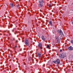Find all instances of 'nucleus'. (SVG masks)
Listing matches in <instances>:
<instances>
[{
	"label": "nucleus",
	"mask_w": 73,
	"mask_h": 73,
	"mask_svg": "<svg viewBox=\"0 0 73 73\" xmlns=\"http://www.w3.org/2000/svg\"><path fill=\"white\" fill-rule=\"evenodd\" d=\"M41 38L42 40H43V41H45L46 40V38L43 35H42V36Z\"/></svg>",
	"instance_id": "423d86ee"
},
{
	"label": "nucleus",
	"mask_w": 73,
	"mask_h": 73,
	"mask_svg": "<svg viewBox=\"0 0 73 73\" xmlns=\"http://www.w3.org/2000/svg\"><path fill=\"white\" fill-rule=\"evenodd\" d=\"M71 44H73V40H72V41L71 42Z\"/></svg>",
	"instance_id": "f3484780"
},
{
	"label": "nucleus",
	"mask_w": 73,
	"mask_h": 73,
	"mask_svg": "<svg viewBox=\"0 0 73 73\" xmlns=\"http://www.w3.org/2000/svg\"><path fill=\"white\" fill-rule=\"evenodd\" d=\"M25 44L27 46H29V42H28V41L27 39L25 40Z\"/></svg>",
	"instance_id": "39448f33"
},
{
	"label": "nucleus",
	"mask_w": 73,
	"mask_h": 73,
	"mask_svg": "<svg viewBox=\"0 0 73 73\" xmlns=\"http://www.w3.org/2000/svg\"><path fill=\"white\" fill-rule=\"evenodd\" d=\"M15 48H17V46H15Z\"/></svg>",
	"instance_id": "aec40b11"
},
{
	"label": "nucleus",
	"mask_w": 73,
	"mask_h": 73,
	"mask_svg": "<svg viewBox=\"0 0 73 73\" xmlns=\"http://www.w3.org/2000/svg\"><path fill=\"white\" fill-rule=\"evenodd\" d=\"M49 24L51 25V26H52V22L51 21H50L49 22Z\"/></svg>",
	"instance_id": "9d476101"
},
{
	"label": "nucleus",
	"mask_w": 73,
	"mask_h": 73,
	"mask_svg": "<svg viewBox=\"0 0 73 73\" xmlns=\"http://www.w3.org/2000/svg\"><path fill=\"white\" fill-rule=\"evenodd\" d=\"M0 35H1V34H0Z\"/></svg>",
	"instance_id": "4be33fe9"
},
{
	"label": "nucleus",
	"mask_w": 73,
	"mask_h": 73,
	"mask_svg": "<svg viewBox=\"0 0 73 73\" xmlns=\"http://www.w3.org/2000/svg\"><path fill=\"white\" fill-rule=\"evenodd\" d=\"M12 40V41H13L12 40Z\"/></svg>",
	"instance_id": "5701e85b"
},
{
	"label": "nucleus",
	"mask_w": 73,
	"mask_h": 73,
	"mask_svg": "<svg viewBox=\"0 0 73 73\" xmlns=\"http://www.w3.org/2000/svg\"><path fill=\"white\" fill-rule=\"evenodd\" d=\"M48 6H49V7H52V6H51V5H50V4H49L48 5Z\"/></svg>",
	"instance_id": "2eb2a0df"
},
{
	"label": "nucleus",
	"mask_w": 73,
	"mask_h": 73,
	"mask_svg": "<svg viewBox=\"0 0 73 73\" xmlns=\"http://www.w3.org/2000/svg\"><path fill=\"white\" fill-rule=\"evenodd\" d=\"M59 38L58 36H56V39L57 40V43H59L60 42V41L58 39Z\"/></svg>",
	"instance_id": "6e6552de"
},
{
	"label": "nucleus",
	"mask_w": 73,
	"mask_h": 73,
	"mask_svg": "<svg viewBox=\"0 0 73 73\" xmlns=\"http://www.w3.org/2000/svg\"><path fill=\"white\" fill-rule=\"evenodd\" d=\"M41 54L38 53V57H40V56H41Z\"/></svg>",
	"instance_id": "f8f14e48"
},
{
	"label": "nucleus",
	"mask_w": 73,
	"mask_h": 73,
	"mask_svg": "<svg viewBox=\"0 0 73 73\" xmlns=\"http://www.w3.org/2000/svg\"><path fill=\"white\" fill-rule=\"evenodd\" d=\"M53 63L54 64H60V60L59 59H58L56 60L52 61Z\"/></svg>",
	"instance_id": "7ed1b4c3"
},
{
	"label": "nucleus",
	"mask_w": 73,
	"mask_h": 73,
	"mask_svg": "<svg viewBox=\"0 0 73 73\" xmlns=\"http://www.w3.org/2000/svg\"><path fill=\"white\" fill-rule=\"evenodd\" d=\"M38 5L39 7L41 8L43 6L44 4V0H39L38 2Z\"/></svg>",
	"instance_id": "f257e3e1"
},
{
	"label": "nucleus",
	"mask_w": 73,
	"mask_h": 73,
	"mask_svg": "<svg viewBox=\"0 0 73 73\" xmlns=\"http://www.w3.org/2000/svg\"><path fill=\"white\" fill-rule=\"evenodd\" d=\"M13 40H15V38H13Z\"/></svg>",
	"instance_id": "6ab92c4d"
},
{
	"label": "nucleus",
	"mask_w": 73,
	"mask_h": 73,
	"mask_svg": "<svg viewBox=\"0 0 73 73\" xmlns=\"http://www.w3.org/2000/svg\"><path fill=\"white\" fill-rule=\"evenodd\" d=\"M68 49L69 50H73V47L70 46L68 48Z\"/></svg>",
	"instance_id": "0eeeda50"
},
{
	"label": "nucleus",
	"mask_w": 73,
	"mask_h": 73,
	"mask_svg": "<svg viewBox=\"0 0 73 73\" xmlns=\"http://www.w3.org/2000/svg\"><path fill=\"white\" fill-rule=\"evenodd\" d=\"M19 41H18V40H15V42H18Z\"/></svg>",
	"instance_id": "dca6fc26"
},
{
	"label": "nucleus",
	"mask_w": 73,
	"mask_h": 73,
	"mask_svg": "<svg viewBox=\"0 0 73 73\" xmlns=\"http://www.w3.org/2000/svg\"><path fill=\"white\" fill-rule=\"evenodd\" d=\"M66 56V55L64 53H63L61 54H60L59 55L60 57H61L63 59Z\"/></svg>",
	"instance_id": "f03ea898"
},
{
	"label": "nucleus",
	"mask_w": 73,
	"mask_h": 73,
	"mask_svg": "<svg viewBox=\"0 0 73 73\" xmlns=\"http://www.w3.org/2000/svg\"><path fill=\"white\" fill-rule=\"evenodd\" d=\"M49 48V45H47V47H46V48Z\"/></svg>",
	"instance_id": "ddd939ff"
},
{
	"label": "nucleus",
	"mask_w": 73,
	"mask_h": 73,
	"mask_svg": "<svg viewBox=\"0 0 73 73\" xmlns=\"http://www.w3.org/2000/svg\"><path fill=\"white\" fill-rule=\"evenodd\" d=\"M58 32L59 35H60L61 36H63V32H62V31H61V30H59V31Z\"/></svg>",
	"instance_id": "20e7f679"
},
{
	"label": "nucleus",
	"mask_w": 73,
	"mask_h": 73,
	"mask_svg": "<svg viewBox=\"0 0 73 73\" xmlns=\"http://www.w3.org/2000/svg\"><path fill=\"white\" fill-rule=\"evenodd\" d=\"M62 51V49H60V52H61Z\"/></svg>",
	"instance_id": "a211bd4d"
},
{
	"label": "nucleus",
	"mask_w": 73,
	"mask_h": 73,
	"mask_svg": "<svg viewBox=\"0 0 73 73\" xmlns=\"http://www.w3.org/2000/svg\"><path fill=\"white\" fill-rule=\"evenodd\" d=\"M38 46L39 48H41L42 47V44L41 43H39V45H38Z\"/></svg>",
	"instance_id": "9b49d317"
},
{
	"label": "nucleus",
	"mask_w": 73,
	"mask_h": 73,
	"mask_svg": "<svg viewBox=\"0 0 73 73\" xmlns=\"http://www.w3.org/2000/svg\"><path fill=\"white\" fill-rule=\"evenodd\" d=\"M72 24H73V21L72 22Z\"/></svg>",
	"instance_id": "412c9836"
},
{
	"label": "nucleus",
	"mask_w": 73,
	"mask_h": 73,
	"mask_svg": "<svg viewBox=\"0 0 73 73\" xmlns=\"http://www.w3.org/2000/svg\"><path fill=\"white\" fill-rule=\"evenodd\" d=\"M17 7L18 8H19V5H17Z\"/></svg>",
	"instance_id": "4468645a"
},
{
	"label": "nucleus",
	"mask_w": 73,
	"mask_h": 73,
	"mask_svg": "<svg viewBox=\"0 0 73 73\" xmlns=\"http://www.w3.org/2000/svg\"><path fill=\"white\" fill-rule=\"evenodd\" d=\"M10 6L11 8H13L14 7V5L13 3H11L10 4Z\"/></svg>",
	"instance_id": "1a4fd4ad"
}]
</instances>
